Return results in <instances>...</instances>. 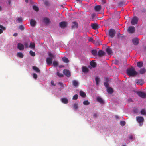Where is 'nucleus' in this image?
I'll return each instance as SVG.
<instances>
[{
  "mask_svg": "<svg viewBox=\"0 0 146 146\" xmlns=\"http://www.w3.org/2000/svg\"><path fill=\"white\" fill-rule=\"evenodd\" d=\"M137 94L139 97L143 98H146V93L145 92L141 91H138L137 92Z\"/></svg>",
  "mask_w": 146,
  "mask_h": 146,
  "instance_id": "6",
  "label": "nucleus"
},
{
  "mask_svg": "<svg viewBox=\"0 0 146 146\" xmlns=\"http://www.w3.org/2000/svg\"><path fill=\"white\" fill-rule=\"evenodd\" d=\"M78 95L77 94H75L74 95L72 98V99L73 100H76L78 98Z\"/></svg>",
  "mask_w": 146,
  "mask_h": 146,
  "instance_id": "47",
  "label": "nucleus"
},
{
  "mask_svg": "<svg viewBox=\"0 0 146 146\" xmlns=\"http://www.w3.org/2000/svg\"><path fill=\"white\" fill-rule=\"evenodd\" d=\"M63 73L64 75L68 77H70V72L68 70H63Z\"/></svg>",
  "mask_w": 146,
  "mask_h": 146,
  "instance_id": "9",
  "label": "nucleus"
},
{
  "mask_svg": "<svg viewBox=\"0 0 146 146\" xmlns=\"http://www.w3.org/2000/svg\"><path fill=\"white\" fill-rule=\"evenodd\" d=\"M62 59L63 61L64 62L67 63H68L69 62L68 59V58H67L66 57H63V58H62Z\"/></svg>",
  "mask_w": 146,
  "mask_h": 146,
  "instance_id": "33",
  "label": "nucleus"
},
{
  "mask_svg": "<svg viewBox=\"0 0 146 146\" xmlns=\"http://www.w3.org/2000/svg\"><path fill=\"white\" fill-rule=\"evenodd\" d=\"M104 85L107 88H108L109 87V84L108 83V82H107V81H106L105 82H104Z\"/></svg>",
  "mask_w": 146,
  "mask_h": 146,
  "instance_id": "43",
  "label": "nucleus"
},
{
  "mask_svg": "<svg viewBox=\"0 0 146 146\" xmlns=\"http://www.w3.org/2000/svg\"><path fill=\"white\" fill-rule=\"evenodd\" d=\"M134 112H135V113H137V110L135 109L134 110Z\"/></svg>",
  "mask_w": 146,
  "mask_h": 146,
  "instance_id": "59",
  "label": "nucleus"
},
{
  "mask_svg": "<svg viewBox=\"0 0 146 146\" xmlns=\"http://www.w3.org/2000/svg\"><path fill=\"white\" fill-rule=\"evenodd\" d=\"M90 102L88 100H85L83 102V104L85 105H88L90 104Z\"/></svg>",
  "mask_w": 146,
  "mask_h": 146,
  "instance_id": "39",
  "label": "nucleus"
},
{
  "mask_svg": "<svg viewBox=\"0 0 146 146\" xmlns=\"http://www.w3.org/2000/svg\"><path fill=\"white\" fill-rule=\"evenodd\" d=\"M33 76L34 78L36 79L37 78V75L35 73H33Z\"/></svg>",
  "mask_w": 146,
  "mask_h": 146,
  "instance_id": "49",
  "label": "nucleus"
},
{
  "mask_svg": "<svg viewBox=\"0 0 146 146\" xmlns=\"http://www.w3.org/2000/svg\"><path fill=\"white\" fill-rule=\"evenodd\" d=\"M128 31L129 33H132L135 32V28L134 27L131 26L128 28Z\"/></svg>",
  "mask_w": 146,
  "mask_h": 146,
  "instance_id": "7",
  "label": "nucleus"
},
{
  "mask_svg": "<svg viewBox=\"0 0 146 146\" xmlns=\"http://www.w3.org/2000/svg\"><path fill=\"white\" fill-rule=\"evenodd\" d=\"M49 57L46 58V62L48 65H50L52 63V59L54 58V55L50 53H49Z\"/></svg>",
  "mask_w": 146,
  "mask_h": 146,
  "instance_id": "2",
  "label": "nucleus"
},
{
  "mask_svg": "<svg viewBox=\"0 0 146 146\" xmlns=\"http://www.w3.org/2000/svg\"><path fill=\"white\" fill-rule=\"evenodd\" d=\"M95 80L96 85L98 86L100 82V78L98 76H96L95 78Z\"/></svg>",
  "mask_w": 146,
  "mask_h": 146,
  "instance_id": "19",
  "label": "nucleus"
},
{
  "mask_svg": "<svg viewBox=\"0 0 146 146\" xmlns=\"http://www.w3.org/2000/svg\"><path fill=\"white\" fill-rule=\"evenodd\" d=\"M122 146H126V145H123Z\"/></svg>",
  "mask_w": 146,
  "mask_h": 146,
  "instance_id": "64",
  "label": "nucleus"
},
{
  "mask_svg": "<svg viewBox=\"0 0 146 146\" xmlns=\"http://www.w3.org/2000/svg\"><path fill=\"white\" fill-rule=\"evenodd\" d=\"M36 24V21L33 19H31L30 21V24L31 26H34Z\"/></svg>",
  "mask_w": 146,
  "mask_h": 146,
  "instance_id": "26",
  "label": "nucleus"
},
{
  "mask_svg": "<svg viewBox=\"0 0 146 146\" xmlns=\"http://www.w3.org/2000/svg\"><path fill=\"white\" fill-rule=\"evenodd\" d=\"M79 83L78 81L75 80H73L72 84L74 87H77L79 85Z\"/></svg>",
  "mask_w": 146,
  "mask_h": 146,
  "instance_id": "14",
  "label": "nucleus"
},
{
  "mask_svg": "<svg viewBox=\"0 0 146 146\" xmlns=\"http://www.w3.org/2000/svg\"><path fill=\"white\" fill-rule=\"evenodd\" d=\"M88 40H89V41L91 42H92L95 44L96 45H100V43H96L95 42V41L92 38H89Z\"/></svg>",
  "mask_w": 146,
  "mask_h": 146,
  "instance_id": "34",
  "label": "nucleus"
},
{
  "mask_svg": "<svg viewBox=\"0 0 146 146\" xmlns=\"http://www.w3.org/2000/svg\"><path fill=\"white\" fill-rule=\"evenodd\" d=\"M61 101L64 103L67 104L68 103V100L65 98H62L61 99Z\"/></svg>",
  "mask_w": 146,
  "mask_h": 146,
  "instance_id": "20",
  "label": "nucleus"
},
{
  "mask_svg": "<svg viewBox=\"0 0 146 146\" xmlns=\"http://www.w3.org/2000/svg\"><path fill=\"white\" fill-rule=\"evenodd\" d=\"M80 95L81 96L84 97L86 96V94L84 92L81 91L80 92Z\"/></svg>",
  "mask_w": 146,
  "mask_h": 146,
  "instance_id": "35",
  "label": "nucleus"
},
{
  "mask_svg": "<svg viewBox=\"0 0 146 146\" xmlns=\"http://www.w3.org/2000/svg\"><path fill=\"white\" fill-rule=\"evenodd\" d=\"M24 46L23 45L20 43L18 44L17 48L19 49L20 50H22L24 49Z\"/></svg>",
  "mask_w": 146,
  "mask_h": 146,
  "instance_id": "12",
  "label": "nucleus"
},
{
  "mask_svg": "<svg viewBox=\"0 0 146 146\" xmlns=\"http://www.w3.org/2000/svg\"><path fill=\"white\" fill-rule=\"evenodd\" d=\"M35 44L34 43L31 42L30 44L29 47L32 49H34L35 48Z\"/></svg>",
  "mask_w": 146,
  "mask_h": 146,
  "instance_id": "32",
  "label": "nucleus"
},
{
  "mask_svg": "<svg viewBox=\"0 0 146 146\" xmlns=\"http://www.w3.org/2000/svg\"><path fill=\"white\" fill-rule=\"evenodd\" d=\"M58 84L59 85H60L62 87L63 86V84L62 83H61V82H59Z\"/></svg>",
  "mask_w": 146,
  "mask_h": 146,
  "instance_id": "54",
  "label": "nucleus"
},
{
  "mask_svg": "<svg viewBox=\"0 0 146 146\" xmlns=\"http://www.w3.org/2000/svg\"><path fill=\"white\" fill-rule=\"evenodd\" d=\"M67 25V23L64 21L61 22L59 23V25L60 27L63 28H65L66 27Z\"/></svg>",
  "mask_w": 146,
  "mask_h": 146,
  "instance_id": "8",
  "label": "nucleus"
},
{
  "mask_svg": "<svg viewBox=\"0 0 146 146\" xmlns=\"http://www.w3.org/2000/svg\"><path fill=\"white\" fill-rule=\"evenodd\" d=\"M1 7L0 6V10H1Z\"/></svg>",
  "mask_w": 146,
  "mask_h": 146,
  "instance_id": "63",
  "label": "nucleus"
},
{
  "mask_svg": "<svg viewBox=\"0 0 146 146\" xmlns=\"http://www.w3.org/2000/svg\"><path fill=\"white\" fill-rule=\"evenodd\" d=\"M25 1L26 2H28V0H25Z\"/></svg>",
  "mask_w": 146,
  "mask_h": 146,
  "instance_id": "61",
  "label": "nucleus"
},
{
  "mask_svg": "<svg viewBox=\"0 0 146 146\" xmlns=\"http://www.w3.org/2000/svg\"><path fill=\"white\" fill-rule=\"evenodd\" d=\"M53 64L55 66H57L58 65V63L56 61H54L53 62Z\"/></svg>",
  "mask_w": 146,
  "mask_h": 146,
  "instance_id": "48",
  "label": "nucleus"
},
{
  "mask_svg": "<svg viewBox=\"0 0 146 146\" xmlns=\"http://www.w3.org/2000/svg\"><path fill=\"white\" fill-rule=\"evenodd\" d=\"M101 6L99 5H97L94 7V9L96 12H99L101 9Z\"/></svg>",
  "mask_w": 146,
  "mask_h": 146,
  "instance_id": "10",
  "label": "nucleus"
},
{
  "mask_svg": "<svg viewBox=\"0 0 146 146\" xmlns=\"http://www.w3.org/2000/svg\"><path fill=\"white\" fill-rule=\"evenodd\" d=\"M91 26L94 29H96L99 28V25L96 23H92L91 24Z\"/></svg>",
  "mask_w": 146,
  "mask_h": 146,
  "instance_id": "13",
  "label": "nucleus"
},
{
  "mask_svg": "<svg viewBox=\"0 0 146 146\" xmlns=\"http://www.w3.org/2000/svg\"><path fill=\"white\" fill-rule=\"evenodd\" d=\"M92 54L94 56L97 55L98 52L97 51L95 50H93L91 51Z\"/></svg>",
  "mask_w": 146,
  "mask_h": 146,
  "instance_id": "31",
  "label": "nucleus"
},
{
  "mask_svg": "<svg viewBox=\"0 0 146 146\" xmlns=\"http://www.w3.org/2000/svg\"><path fill=\"white\" fill-rule=\"evenodd\" d=\"M138 18L136 16L134 17L132 19L131 23L132 25H134L137 24L138 21Z\"/></svg>",
  "mask_w": 146,
  "mask_h": 146,
  "instance_id": "4",
  "label": "nucleus"
},
{
  "mask_svg": "<svg viewBox=\"0 0 146 146\" xmlns=\"http://www.w3.org/2000/svg\"><path fill=\"white\" fill-rule=\"evenodd\" d=\"M17 55L18 57L21 58H23L24 56L23 54L22 53L20 52L17 53Z\"/></svg>",
  "mask_w": 146,
  "mask_h": 146,
  "instance_id": "27",
  "label": "nucleus"
},
{
  "mask_svg": "<svg viewBox=\"0 0 146 146\" xmlns=\"http://www.w3.org/2000/svg\"><path fill=\"white\" fill-rule=\"evenodd\" d=\"M93 117L94 118H96L97 117V114L96 113H94L93 115Z\"/></svg>",
  "mask_w": 146,
  "mask_h": 146,
  "instance_id": "52",
  "label": "nucleus"
},
{
  "mask_svg": "<svg viewBox=\"0 0 146 146\" xmlns=\"http://www.w3.org/2000/svg\"><path fill=\"white\" fill-rule=\"evenodd\" d=\"M16 22L18 23H21L22 22V19L21 17H18L16 19Z\"/></svg>",
  "mask_w": 146,
  "mask_h": 146,
  "instance_id": "36",
  "label": "nucleus"
},
{
  "mask_svg": "<svg viewBox=\"0 0 146 146\" xmlns=\"http://www.w3.org/2000/svg\"><path fill=\"white\" fill-rule=\"evenodd\" d=\"M102 4H104L105 3V0H102Z\"/></svg>",
  "mask_w": 146,
  "mask_h": 146,
  "instance_id": "56",
  "label": "nucleus"
},
{
  "mask_svg": "<svg viewBox=\"0 0 146 146\" xmlns=\"http://www.w3.org/2000/svg\"><path fill=\"white\" fill-rule=\"evenodd\" d=\"M125 122L124 121H121L120 122V125L122 126H123L124 125H125Z\"/></svg>",
  "mask_w": 146,
  "mask_h": 146,
  "instance_id": "45",
  "label": "nucleus"
},
{
  "mask_svg": "<svg viewBox=\"0 0 146 146\" xmlns=\"http://www.w3.org/2000/svg\"><path fill=\"white\" fill-rule=\"evenodd\" d=\"M29 54L33 56H34L35 55V52H33L32 50H30L29 52Z\"/></svg>",
  "mask_w": 146,
  "mask_h": 146,
  "instance_id": "40",
  "label": "nucleus"
},
{
  "mask_svg": "<svg viewBox=\"0 0 146 146\" xmlns=\"http://www.w3.org/2000/svg\"><path fill=\"white\" fill-rule=\"evenodd\" d=\"M127 73L129 76L133 77L137 75L138 74L135 69L133 67L128 69L127 70Z\"/></svg>",
  "mask_w": 146,
  "mask_h": 146,
  "instance_id": "1",
  "label": "nucleus"
},
{
  "mask_svg": "<svg viewBox=\"0 0 146 146\" xmlns=\"http://www.w3.org/2000/svg\"><path fill=\"white\" fill-rule=\"evenodd\" d=\"M105 54V52L102 50H100L98 52L97 55L99 57H102L104 56Z\"/></svg>",
  "mask_w": 146,
  "mask_h": 146,
  "instance_id": "11",
  "label": "nucleus"
},
{
  "mask_svg": "<svg viewBox=\"0 0 146 146\" xmlns=\"http://www.w3.org/2000/svg\"><path fill=\"white\" fill-rule=\"evenodd\" d=\"M6 28L3 25H0V34L3 33V31L5 30Z\"/></svg>",
  "mask_w": 146,
  "mask_h": 146,
  "instance_id": "17",
  "label": "nucleus"
},
{
  "mask_svg": "<svg viewBox=\"0 0 146 146\" xmlns=\"http://www.w3.org/2000/svg\"><path fill=\"white\" fill-rule=\"evenodd\" d=\"M25 47L26 48H27L28 47V45L27 43H26L25 44Z\"/></svg>",
  "mask_w": 146,
  "mask_h": 146,
  "instance_id": "58",
  "label": "nucleus"
},
{
  "mask_svg": "<svg viewBox=\"0 0 146 146\" xmlns=\"http://www.w3.org/2000/svg\"><path fill=\"white\" fill-rule=\"evenodd\" d=\"M32 68L33 70H35L36 72L38 73H40V70L39 69L36 67L33 66Z\"/></svg>",
  "mask_w": 146,
  "mask_h": 146,
  "instance_id": "18",
  "label": "nucleus"
},
{
  "mask_svg": "<svg viewBox=\"0 0 146 146\" xmlns=\"http://www.w3.org/2000/svg\"><path fill=\"white\" fill-rule=\"evenodd\" d=\"M82 71L83 72L86 73L88 72L89 70L87 68L83 66L82 67Z\"/></svg>",
  "mask_w": 146,
  "mask_h": 146,
  "instance_id": "24",
  "label": "nucleus"
},
{
  "mask_svg": "<svg viewBox=\"0 0 146 146\" xmlns=\"http://www.w3.org/2000/svg\"><path fill=\"white\" fill-rule=\"evenodd\" d=\"M19 29L22 31L24 29V26L22 25H21L19 27Z\"/></svg>",
  "mask_w": 146,
  "mask_h": 146,
  "instance_id": "50",
  "label": "nucleus"
},
{
  "mask_svg": "<svg viewBox=\"0 0 146 146\" xmlns=\"http://www.w3.org/2000/svg\"><path fill=\"white\" fill-rule=\"evenodd\" d=\"M143 63L142 62H139L137 63V66L139 68H141L143 66Z\"/></svg>",
  "mask_w": 146,
  "mask_h": 146,
  "instance_id": "30",
  "label": "nucleus"
},
{
  "mask_svg": "<svg viewBox=\"0 0 146 146\" xmlns=\"http://www.w3.org/2000/svg\"><path fill=\"white\" fill-rule=\"evenodd\" d=\"M8 3L9 5H10V4H11V1L10 0H8Z\"/></svg>",
  "mask_w": 146,
  "mask_h": 146,
  "instance_id": "55",
  "label": "nucleus"
},
{
  "mask_svg": "<svg viewBox=\"0 0 146 146\" xmlns=\"http://www.w3.org/2000/svg\"><path fill=\"white\" fill-rule=\"evenodd\" d=\"M90 64L91 66L92 67H94L96 66V64L95 62L92 61L90 62Z\"/></svg>",
  "mask_w": 146,
  "mask_h": 146,
  "instance_id": "38",
  "label": "nucleus"
},
{
  "mask_svg": "<svg viewBox=\"0 0 146 146\" xmlns=\"http://www.w3.org/2000/svg\"><path fill=\"white\" fill-rule=\"evenodd\" d=\"M135 82L138 84L142 85L144 83L143 80L141 79L136 80H135Z\"/></svg>",
  "mask_w": 146,
  "mask_h": 146,
  "instance_id": "15",
  "label": "nucleus"
},
{
  "mask_svg": "<svg viewBox=\"0 0 146 146\" xmlns=\"http://www.w3.org/2000/svg\"><path fill=\"white\" fill-rule=\"evenodd\" d=\"M43 22H44L46 24H48L50 22V21L49 19L47 18H45L43 19Z\"/></svg>",
  "mask_w": 146,
  "mask_h": 146,
  "instance_id": "22",
  "label": "nucleus"
},
{
  "mask_svg": "<svg viewBox=\"0 0 146 146\" xmlns=\"http://www.w3.org/2000/svg\"><path fill=\"white\" fill-rule=\"evenodd\" d=\"M118 4L119 6L121 7L124 5V3L123 2L121 1L119 2Z\"/></svg>",
  "mask_w": 146,
  "mask_h": 146,
  "instance_id": "42",
  "label": "nucleus"
},
{
  "mask_svg": "<svg viewBox=\"0 0 146 146\" xmlns=\"http://www.w3.org/2000/svg\"><path fill=\"white\" fill-rule=\"evenodd\" d=\"M129 138L130 139H133L134 138V135H131L129 136Z\"/></svg>",
  "mask_w": 146,
  "mask_h": 146,
  "instance_id": "51",
  "label": "nucleus"
},
{
  "mask_svg": "<svg viewBox=\"0 0 146 146\" xmlns=\"http://www.w3.org/2000/svg\"><path fill=\"white\" fill-rule=\"evenodd\" d=\"M57 75L60 77H62L63 76V74L62 73H60L58 72H57Z\"/></svg>",
  "mask_w": 146,
  "mask_h": 146,
  "instance_id": "46",
  "label": "nucleus"
},
{
  "mask_svg": "<svg viewBox=\"0 0 146 146\" xmlns=\"http://www.w3.org/2000/svg\"><path fill=\"white\" fill-rule=\"evenodd\" d=\"M18 34L17 33H15L13 34V36H16Z\"/></svg>",
  "mask_w": 146,
  "mask_h": 146,
  "instance_id": "57",
  "label": "nucleus"
},
{
  "mask_svg": "<svg viewBox=\"0 0 146 146\" xmlns=\"http://www.w3.org/2000/svg\"><path fill=\"white\" fill-rule=\"evenodd\" d=\"M107 92L109 93H111L113 92V90L111 88L108 87L107 88Z\"/></svg>",
  "mask_w": 146,
  "mask_h": 146,
  "instance_id": "29",
  "label": "nucleus"
},
{
  "mask_svg": "<svg viewBox=\"0 0 146 146\" xmlns=\"http://www.w3.org/2000/svg\"><path fill=\"white\" fill-rule=\"evenodd\" d=\"M51 85H53V86H55V84L53 81H52L51 82Z\"/></svg>",
  "mask_w": 146,
  "mask_h": 146,
  "instance_id": "53",
  "label": "nucleus"
},
{
  "mask_svg": "<svg viewBox=\"0 0 146 146\" xmlns=\"http://www.w3.org/2000/svg\"><path fill=\"white\" fill-rule=\"evenodd\" d=\"M78 104L76 103L74 104L73 106L74 109L75 110H77L78 109Z\"/></svg>",
  "mask_w": 146,
  "mask_h": 146,
  "instance_id": "41",
  "label": "nucleus"
},
{
  "mask_svg": "<svg viewBox=\"0 0 146 146\" xmlns=\"http://www.w3.org/2000/svg\"><path fill=\"white\" fill-rule=\"evenodd\" d=\"M33 8L34 10H35L36 11H37L38 10V7L36 6H33Z\"/></svg>",
  "mask_w": 146,
  "mask_h": 146,
  "instance_id": "44",
  "label": "nucleus"
},
{
  "mask_svg": "<svg viewBox=\"0 0 146 146\" xmlns=\"http://www.w3.org/2000/svg\"><path fill=\"white\" fill-rule=\"evenodd\" d=\"M97 101L101 104H103L104 103V101L100 97H98L96 98Z\"/></svg>",
  "mask_w": 146,
  "mask_h": 146,
  "instance_id": "16",
  "label": "nucleus"
},
{
  "mask_svg": "<svg viewBox=\"0 0 146 146\" xmlns=\"http://www.w3.org/2000/svg\"><path fill=\"white\" fill-rule=\"evenodd\" d=\"M116 32L113 29H110L109 31V36L111 38L113 37L115 35Z\"/></svg>",
  "mask_w": 146,
  "mask_h": 146,
  "instance_id": "3",
  "label": "nucleus"
},
{
  "mask_svg": "<svg viewBox=\"0 0 146 146\" xmlns=\"http://www.w3.org/2000/svg\"><path fill=\"white\" fill-rule=\"evenodd\" d=\"M72 28H77V24L75 22H73L72 23Z\"/></svg>",
  "mask_w": 146,
  "mask_h": 146,
  "instance_id": "25",
  "label": "nucleus"
},
{
  "mask_svg": "<svg viewBox=\"0 0 146 146\" xmlns=\"http://www.w3.org/2000/svg\"><path fill=\"white\" fill-rule=\"evenodd\" d=\"M136 120L139 123V125L141 126L143 125V123L144 120V118L142 117H136Z\"/></svg>",
  "mask_w": 146,
  "mask_h": 146,
  "instance_id": "5",
  "label": "nucleus"
},
{
  "mask_svg": "<svg viewBox=\"0 0 146 146\" xmlns=\"http://www.w3.org/2000/svg\"><path fill=\"white\" fill-rule=\"evenodd\" d=\"M76 0L79 2H81V0Z\"/></svg>",
  "mask_w": 146,
  "mask_h": 146,
  "instance_id": "60",
  "label": "nucleus"
},
{
  "mask_svg": "<svg viewBox=\"0 0 146 146\" xmlns=\"http://www.w3.org/2000/svg\"><path fill=\"white\" fill-rule=\"evenodd\" d=\"M106 51L107 53L109 55L111 54L112 53V50L111 48L109 47H108L106 49Z\"/></svg>",
  "mask_w": 146,
  "mask_h": 146,
  "instance_id": "21",
  "label": "nucleus"
},
{
  "mask_svg": "<svg viewBox=\"0 0 146 146\" xmlns=\"http://www.w3.org/2000/svg\"><path fill=\"white\" fill-rule=\"evenodd\" d=\"M132 42L134 45H136L138 44V41L137 38H134L132 40Z\"/></svg>",
  "mask_w": 146,
  "mask_h": 146,
  "instance_id": "23",
  "label": "nucleus"
},
{
  "mask_svg": "<svg viewBox=\"0 0 146 146\" xmlns=\"http://www.w3.org/2000/svg\"><path fill=\"white\" fill-rule=\"evenodd\" d=\"M115 117L117 118H118V116H115Z\"/></svg>",
  "mask_w": 146,
  "mask_h": 146,
  "instance_id": "62",
  "label": "nucleus"
},
{
  "mask_svg": "<svg viewBox=\"0 0 146 146\" xmlns=\"http://www.w3.org/2000/svg\"><path fill=\"white\" fill-rule=\"evenodd\" d=\"M146 71V70L145 68H141L139 70V73L141 74L145 73Z\"/></svg>",
  "mask_w": 146,
  "mask_h": 146,
  "instance_id": "28",
  "label": "nucleus"
},
{
  "mask_svg": "<svg viewBox=\"0 0 146 146\" xmlns=\"http://www.w3.org/2000/svg\"><path fill=\"white\" fill-rule=\"evenodd\" d=\"M141 114L146 115V110L144 109L142 110L141 111Z\"/></svg>",
  "mask_w": 146,
  "mask_h": 146,
  "instance_id": "37",
  "label": "nucleus"
}]
</instances>
